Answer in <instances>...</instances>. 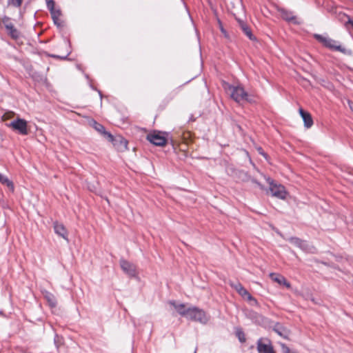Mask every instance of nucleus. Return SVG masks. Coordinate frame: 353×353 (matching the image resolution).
I'll use <instances>...</instances> for the list:
<instances>
[{
    "instance_id": "obj_23",
    "label": "nucleus",
    "mask_w": 353,
    "mask_h": 353,
    "mask_svg": "<svg viewBox=\"0 0 353 353\" xmlns=\"http://www.w3.org/2000/svg\"><path fill=\"white\" fill-rule=\"evenodd\" d=\"M15 113L12 111L7 112L2 116V120L6 121L14 118Z\"/></svg>"
},
{
    "instance_id": "obj_28",
    "label": "nucleus",
    "mask_w": 353,
    "mask_h": 353,
    "mask_svg": "<svg viewBox=\"0 0 353 353\" xmlns=\"http://www.w3.org/2000/svg\"><path fill=\"white\" fill-rule=\"evenodd\" d=\"M10 3L13 6H19L21 3V0H11Z\"/></svg>"
},
{
    "instance_id": "obj_26",
    "label": "nucleus",
    "mask_w": 353,
    "mask_h": 353,
    "mask_svg": "<svg viewBox=\"0 0 353 353\" xmlns=\"http://www.w3.org/2000/svg\"><path fill=\"white\" fill-rule=\"evenodd\" d=\"M218 23L220 28L221 32L223 33V34L225 36V37L228 38V34L226 32V30L224 29L223 24L220 19H218Z\"/></svg>"
},
{
    "instance_id": "obj_12",
    "label": "nucleus",
    "mask_w": 353,
    "mask_h": 353,
    "mask_svg": "<svg viewBox=\"0 0 353 353\" xmlns=\"http://www.w3.org/2000/svg\"><path fill=\"white\" fill-rule=\"evenodd\" d=\"M170 304L180 315L188 318L191 307H187L185 304L174 301L170 302Z\"/></svg>"
},
{
    "instance_id": "obj_30",
    "label": "nucleus",
    "mask_w": 353,
    "mask_h": 353,
    "mask_svg": "<svg viewBox=\"0 0 353 353\" xmlns=\"http://www.w3.org/2000/svg\"><path fill=\"white\" fill-rule=\"evenodd\" d=\"M121 143H123L125 148H127L128 141L125 139H122Z\"/></svg>"
},
{
    "instance_id": "obj_32",
    "label": "nucleus",
    "mask_w": 353,
    "mask_h": 353,
    "mask_svg": "<svg viewBox=\"0 0 353 353\" xmlns=\"http://www.w3.org/2000/svg\"><path fill=\"white\" fill-rule=\"evenodd\" d=\"M261 154H262V155H263L265 159H267V157H267V154H265V153L262 152V153H261Z\"/></svg>"
},
{
    "instance_id": "obj_20",
    "label": "nucleus",
    "mask_w": 353,
    "mask_h": 353,
    "mask_svg": "<svg viewBox=\"0 0 353 353\" xmlns=\"http://www.w3.org/2000/svg\"><path fill=\"white\" fill-rule=\"evenodd\" d=\"M239 179H241V181H251L254 183V181H258L256 179L251 176L250 175L248 174V172H245V171H241L239 172Z\"/></svg>"
},
{
    "instance_id": "obj_10",
    "label": "nucleus",
    "mask_w": 353,
    "mask_h": 353,
    "mask_svg": "<svg viewBox=\"0 0 353 353\" xmlns=\"http://www.w3.org/2000/svg\"><path fill=\"white\" fill-rule=\"evenodd\" d=\"M54 232L63 240L68 242V232L63 223L55 222L54 223Z\"/></svg>"
},
{
    "instance_id": "obj_21",
    "label": "nucleus",
    "mask_w": 353,
    "mask_h": 353,
    "mask_svg": "<svg viewBox=\"0 0 353 353\" xmlns=\"http://www.w3.org/2000/svg\"><path fill=\"white\" fill-rule=\"evenodd\" d=\"M231 4L232 8L236 12H241L243 10V6L241 0H232Z\"/></svg>"
},
{
    "instance_id": "obj_3",
    "label": "nucleus",
    "mask_w": 353,
    "mask_h": 353,
    "mask_svg": "<svg viewBox=\"0 0 353 353\" xmlns=\"http://www.w3.org/2000/svg\"><path fill=\"white\" fill-rule=\"evenodd\" d=\"M314 37L326 48H330L333 50L340 51L343 53L347 52L346 50L342 48L339 42L337 41L321 34H315Z\"/></svg>"
},
{
    "instance_id": "obj_33",
    "label": "nucleus",
    "mask_w": 353,
    "mask_h": 353,
    "mask_svg": "<svg viewBox=\"0 0 353 353\" xmlns=\"http://www.w3.org/2000/svg\"><path fill=\"white\" fill-rule=\"evenodd\" d=\"M348 23H350L353 26V21L349 20Z\"/></svg>"
},
{
    "instance_id": "obj_17",
    "label": "nucleus",
    "mask_w": 353,
    "mask_h": 353,
    "mask_svg": "<svg viewBox=\"0 0 353 353\" xmlns=\"http://www.w3.org/2000/svg\"><path fill=\"white\" fill-rule=\"evenodd\" d=\"M238 22L243 31L249 37V39L252 41H256V37L252 34L250 28L247 26V24L241 19H238Z\"/></svg>"
},
{
    "instance_id": "obj_6",
    "label": "nucleus",
    "mask_w": 353,
    "mask_h": 353,
    "mask_svg": "<svg viewBox=\"0 0 353 353\" xmlns=\"http://www.w3.org/2000/svg\"><path fill=\"white\" fill-rule=\"evenodd\" d=\"M277 10L280 13L281 17L287 23L294 25L301 24V21L293 11L284 8H277Z\"/></svg>"
},
{
    "instance_id": "obj_7",
    "label": "nucleus",
    "mask_w": 353,
    "mask_h": 353,
    "mask_svg": "<svg viewBox=\"0 0 353 353\" xmlns=\"http://www.w3.org/2000/svg\"><path fill=\"white\" fill-rule=\"evenodd\" d=\"M187 319L205 324L208 321L205 312L197 307H191Z\"/></svg>"
},
{
    "instance_id": "obj_14",
    "label": "nucleus",
    "mask_w": 353,
    "mask_h": 353,
    "mask_svg": "<svg viewBox=\"0 0 353 353\" xmlns=\"http://www.w3.org/2000/svg\"><path fill=\"white\" fill-rule=\"evenodd\" d=\"M299 114L303 119L304 126L306 128H310L313 125V119L312 115L308 112L305 111L303 108H299Z\"/></svg>"
},
{
    "instance_id": "obj_19",
    "label": "nucleus",
    "mask_w": 353,
    "mask_h": 353,
    "mask_svg": "<svg viewBox=\"0 0 353 353\" xmlns=\"http://www.w3.org/2000/svg\"><path fill=\"white\" fill-rule=\"evenodd\" d=\"M0 182L6 185L12 192L14 191V185L13 182L7 176L0 174Z\"/></svg>"
},
{
    "instance_id": "obj_31",
    "label": "nucleus",
    "mask_w": 353,
    "mask_h": 353,
    "mask_svg": "<svg viewBox=\"0 0 353 353\" xmlns=\"http://www.w3.org/2000/svg\"><path fill=\"white\" fill-rule=\"evenodd\" d=\"M348 104H349L350 108V109H351V110L353 112V103H352V102L349 101V102H348Z\"/></svg>"
},
{
    "instance_id": "obj_18",
    "label": "nucleus",
    "mask_w": 353,
    "mask_h": 353,
    "mask_svg": "<svg viewBox=\"0 0 353 353\" xmlns=\"http://www.w3.org/2000/svg\"><path fill=\"white\" fill-rule=\"evenodd\" d=\"M273 330L277 334H279L280 336H281L285 339H289L290 331L288 330H287L286 328H285L281 325H276L273 328Z\"/></svg>"
},
{
    "instance_id": "obj_4",
    "label": "nucleus",
    "mask_w": 353,
    "mask_h": 353,
    "mask_svg": "<svg viewBox=\"0 0 353 353\" xmlns=\"http://www.w3.org/2000/svg\"><path fill=\"white\" fill-rule=\"evenodd\" d=\"M7 125L12 130L19 132L21 135H27L29 133L28 121L19 117Z\"/></svg>"
},
{
    "instance_id": "obj_22",
    "label": "nucleus",
    "mask_w": 353,
    "mask_h": 353,
    "mask_svg": "<svg viewBox=\"0 0 353 353\" xmlns=\"http://www.w3.org/2000/svg\"><path fill=\"white\" fill-rule=\"evenodd\" d=\"M51 14H52V17L54 23L57 26H61V23L59 21V17L61 15V12L59 10H54L51 12Z\"/></svg>"
},
{
    "instance_id": "obj_13",
    "label": "nucleus",
    "mask_w": 353,
    "mask_h": 353,
    "mask_svg": "<svg viewBox=\"0 0 353 353\" xmlns=\"http://www.w3.org/2000/svg\"><path fill=\"white\" fill-rule=\"evenodd\" d=\"M232 287L243 299L250 301H254L255 303H256V301L240 283L233 285Z\"/></svg>"
},
{
    "instance_id": "obj_15",
    "label": "nucleus",
    "mask_w": 353,
    "mask_h": 353,
    "mask_svg": "<svg viewBox=\"0 0 353 353\" xmlns=\"http://www.w3.org/2000/svg\"><path fill=\"white\" fill-rule=\"evenodd\" d=\"M91 125L96 130L103 134L104 137H106L109 141H113L112 135L109 132H106L104 129V127L102 125L97 123L95 121H92L91 122Z\"/></svg>"
},
{
    "instance_id": "obj_16",
    "label": "nucleus",
    "mask_w": 353,
    "mask_h": 353,
    "mask_svg": "<svg viewBox=\"0 0 353 353\" xmlns=\"http://www.w3.org/2000/svg\"><path fill=\"white\" fill-rule=\"evenodd\" d=\"M3 22L5 24V26L10 36L12 38L17 39L19 37V32L17 30H16L13 25L8 21V19H3Z\"/></svg>"
},
{
    "instance_id": "obj_2",
    "label": "nucleus",
    "mask_w": 353,
    "mask_h": 353,
    "mask_svg": "<svg viewBox=\"0 0 353 353\" xmlns=\"http://www.w3.org/2000/svg\"><path fill=\"white\" fill-rule=\"evenodd\" d=\"M229 90L231 92L230 97L232 99H234L237 103H241L242 101H248L249 103H252L253 100L250 97L248 93L244 90V88L241 86H229Z\"/></svg>"
},
{
    "instance_id": "obj_11",
    "label": "nucleus",
    "mask_w": 353,
    "mask_h": 353,
    "mask_svg": "<svg viewBox=\"0 0 353 353\" xmlns=\"http://www.w3.org/2000/svg\"><path fill=\"white\" fill-rule=\"evenodd\" d=\"M270 277L273 281L278 283L279 285L284 286L287 289L292 288L291 283L283 275L276 273H271L270 274Z\"/></svg>"
},
{
    "instance_id": "obj_25",
    "label": "nucleus",
    "mask_w": 353,
    "mask_h": 353,
    "mask_svg": "<svg viewBox=\"0 0 353 353\" xmlns=\"http://www.w3.org/2000/svg\"><path fill=\"white\" fill-rule=\"evenodd\" d=\"M290 241L292 243H293L294 245H298L299 247H301L302 245H303V241L301 239H298V238L292 237V238L290 239Z\"/></svg>"
},
{
    "instance_id": "obj_5",
    "label": "nucleus",
    "mask_w": 353,
    "mask_h": 353,
    "mask_svg": "<svg viewBox=\"0 0 353 353\" xmlns=\"http://www.w3.org/2000/svg\"><path fill=\"white\" fill-rule=\"evenodd\" d=\"M167 134L160 131H152L149 133L146 139L151 143L157 146H164L167 144Z\"/></svg>"
},
{
    "instance_id": "obj_27",
    "label": "nucleus",
    "mask_w": 353,
    "mask_h": 353,
    "mask_svg": "<svg viewBox=\"0 0 353 353\" xmlns=\"http://www.w3.org/2000/svg\"><path fill=\"white\" fill-rule=\"evenodd\" d=\"M47 4H48V8L50 9L51 12L52 10H55L54 8V2L53 1H52V0L48 1Z\"/></svg>"
},
{
    "instance_id": "obj_9",
    "label": "nucleus",
    "mask_w": 353,
    "mask_h": 353,
    "mask_svg": "<svg viewBox=\"0 0 353 353\" xmlns=\"http://www.w3.org/2000/svg\"><path fill=\"white\" fill-rule=\"evenodd\" d=\"M120 267L122 270L130 277H136L137 272L136 266L131 262L121 259L120 261Z\"/></svg>"
},
{
    "instance_id": "obj_1",
    "label": "nucleus",
    "mask_w": 353,
    "mask_h": 353,
    "mask_svg": "<svg viewBox=\"0 0 353 353\" xmlns=\"http://www.w3.org/2000/svg\"><path fill=\"white\" fill-rule=\"evenodd\" d=\"M260 175L267 181L268 187L266 188L259 181H254L255 184L265 193L270 196L276 198L281 201H286L290 198V194L286 188L281 183H277L269 176L261 173L258 170Z\"/></svg>"
},
{
    "instance_id": "obj_8",
    "label": "nucleus",
    "mask_w": 353,
    "mask_h": 353,
    "mask_svg": "<svg viewBox=\"0 0 353 353\" xmlns=\"http://www.w3.org/2000/svg\"><path fill=\"white\" fill-rule=\"evenodd\" d=\"M258 353H276L271 341L266 339L261 338L256 342Z\"/></svg>"
},
{
    "instance_id": "obj_29",
    "label": "nucleus",
    "mask_w": 353,
    "mask_h": 353,
    "mask_svg": "<svg viewBox=\"0 0 353 353\" xmlns=\"http://www.w3.org/2000/svg\"><path fill=\"white\" fill-rule=\"evenodd\" d=\"M48 302L50 303V305H51L52 307L55 306V305H56V301H55V300L54 299V298H53V297H52V298L48 297Z\"/></svg>"
},
{
    "instance_id": "obj_24",
    "label": "nucleus",
    "mask_w": 353,
    "mask_h": 353,
    "mask_svg": "<svg viewBox=\"0 0 353 353\" xmlns=\"http://www.w3.org/2000/svg\"><path fill=\"white\" fill-rule=\"evenodd\" d=\"M236 334L241 342L244 343L246 339H245V334L241 330H238L236 331Z\"/></svg>"
}]
</instances>
